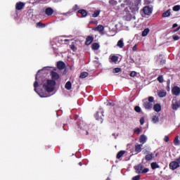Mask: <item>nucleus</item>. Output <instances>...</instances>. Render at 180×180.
<instances>
[{
  "label": "nucleus",
  "instance_id": "473e14b6",
  "mask_svg": "<svg viewBox=\"0 0 180 180\" xmlns=\"http://www.w3.org/2000/svg\"><path fill=\"white\" fill-rule=\"evenodd\" d=\"M152 121L153 123H156L159 121V117L156 115H153L152 118Z\"/></svg>",
  "mask_w": 180,
  "mask_h": 180
},
{
  "label": "nucleus",
  "instance_id": "6e6552de",
  "mask_svg": "<svg viewBox=\"0 0 180 180\" xmlns=\"http://www.w3.org/2000/svg\"><path fill=\"white\" fill-rule=\"evenodd\" d=\"M25 3L22 1L18 2L17 4H15V10L20 11L25 7Z\"/></svg>",
  "mask_w": 180,
  "mask_h": 180
},
{
  "label": "nucleus",
  "instance_id": "ddd939ff",
  "mask_svg": "<svg viewBox=\"0 0 180 180\" xmlns=\"http://www.w3.org/2000/svg\"><path fill=\"white\" fill-rule=\"evenodd\" d=\"M72 88V84L71 82L68 81L66 82L65 89L68 91H70Z\"/></svg>",
  "mask_w": 180,
  "mask_h": 180
},
{
  "label": "nucleus",
  "instance_id": "1a4fd4ad",
  "mask_svg": "<svg viewBox=\"0 0 180 180\" xmlns=\"http://www.w3.org/2000/svg\"><path fill=\"white\" fill-rule=\"evenodd\" d=\"M57 68L59 70H63L65 68V63H64L63 61H58L57 63Z\"/></svg>",
  "mask_w": 180,
  "mask_h": 180
},
{
  "label": "nucleus",
  "instance_id": "c9c22d12",
  "mask_svg": "<svg viewBox=\"0 0 180 180\" xmlns=\"http://www.w3.org/2000/svg\"><path fill=\"white\" fill-rule=\"evenodd\" d=\"M46 27V24L41 23V22L37 23V27L44 28Z\"/></svg>",
  "mask_w": 180,
  "mask_h": 180
},
{
  "label": "nucleus",
  "instance_id": "9d476101",
  "mask_svg": "<svg viewBox=\"0 0 180 180\" xmlns=\"http://www.w3.org/2000/svg\"><path fill=\"white\" fill-rule=\"evenodd\" d=\"M143 105L146 110H151L153 108V103L147 101H144Z\"/></svg>",
  "mask_w": 180,
  "mask_h": 180
},
{
  "label": "nucleus",
  "instance_id": "680f3d73",
  "mask_svg": "<svg viewBox=\"0 0 180 180\" xmlns=\"http://www.w3.org/2000/svg\"><path fill=\"white\" fill-rule=\"evenodd\" d=\"M143 160H144V158L142 160V161L143 162Z\"/></svg>",
  "mask_w": 180,
  "mask_h": 180
},
{
  "label": "nucleus",
  "instance_id": "a19ab883",
  "mask_svg": "<svg viewBox=\"0 0 180 180\" xmlns=\"http://www.w3.org/2000/svg\"><path fill=\"white\" fill-rule=\"evenodd\" d=\"M134 133L139 134L141 133V129L139 128H136L134 130Z\"/></svg>",
  "mask_w": 180,
  "mask_h": 180
},
{
  "label": "nucleus",
  "instance_id": "412c9836",
  "mask_svg": "<svg viewBox=\"0 0 180 180\" xmlns=\"http://www.w3.org/2000/svg\"><path fill=\"white\" fill-rule=\"evenodd\" d=\"M87 77H89V72H81V74L79 75V78H81V79H85Z\"/></svg>",
  "mask_w": 180,
  "mask_h": 180
},
{
  "label": "nucleus",
  "instance_id": "6e6d98bb",
  "mask_svg": "<svg viewBox=\"0 0 180 180\" xmlns=\"http://www.w3.org/2000/svg\"><path fill=\"white\" fill-rule=\"evenodd\" d=\"M79 165L80 167H82V166L83 165L82 162H79Z\"/></svg>",
  "mask_w": 180,
  "mask_h": 180
},
{
  "label": "nucleus",
  "instance_id": "cd10ccee",
  "mask_svg": "<svg viewBox=\"0 0 180 180\" xmlns=\"http://www.w3.org/2000/svg\"><path fill=\"white\" fill-rule=\"evenodd\" d=\"M37 78H38V74L36 75V81L34 84V91L37 92V88L39 86V83L37 82Z\"/></svg>",
  "mask_w": 180,
  "mask_h": 180
},
{
  "label": "nucleus",
  "instance_id": "bf43d9fd",
  "mask_svg": "<svg viewBox=\"0 0 180 180\" xmlns=\"http://www.w3.org/2000/svg\"><path fill=\"white\" fill-rule=\"evenodd\" d=\"M40 96H41V98H46V96H44L40 95Z\"/></svg>",
  "mask_w": 180,
  "mask_h": 180
},
{
  "label": "nucleus",
  "instance_id": "c03bdc74",
  "mask_svg": "<svg viewBox=\"0 0 180 180\" xmlns=\"http://www.w3.org/2000/svg\"><path fill=\"white\" fill-rule=\"evenodd\" d=\"M173 39H174V41H178V40L180 39V37H178V36H173Z\"/></svg>",
  "mask_w": 180,
  "mask_h": 180
},
{
  "label": "nucleus",
  "instance_id": "f3484780",
  "mask_svg": "<svg viewBox=\"0 0 180 180\" xmlns=\"http://www.w3.org/2000/svg\"><path fill=\"white\" fill-rule=\"evenodd\" d=\"M158 95L159 98H165V96H166V95H167V92L164 90H162L158 93Z\"/></svg>",
  "mask_w": 180,
  "mask_h": 180
},
{
  "label": "nucleus",
  "instance_id": "49530a36",
  "mask_svg": "<svg viewBox=\"0 0 180 180\" xmlns=\"http://www.w3.org/2000/svg\"><path fill=\"white\" fill-rule=\"evenodd\" d=\"M164 141H165V142H168V141H169V138H168L167 136H165V139H164Z\"/></svg>",
  "mask_w": 180,
  "mask_h": 180
},
{
  "label": "nucleus",
  "instance_id": "3c124183",
  "mask_svg": "<svg viewBox=\"0 0 180 180\" xmlns=\"http://www.w3.org/2000/svg\"><path fill=\"white\" fill-rule=\"evenodd\" d=\"M176 161L179 165H180V157L176 159Z\"/></svg>",
  "mask_w": 180,
  "mask_h": 180
},
{
  "label": "nucleus",
  "instance_id": "bb28decb",
  "mask_svg": "<svg viewBox=\"0 0 180 180\" xmlns=\"http://www.w3.org/2000/svg\"><path fill=\"white\" fill-rule=\"evenodd\" d=\"M141 147H142L141 145H137L135 146V151L136 152V154L141 153V151L142 150Z\"/></svg>",
  "mask_w": 180,
  "mask_h": 180
},
{
  "label": "nucleus",
  "instance_id": "aec40b11",
  "mask_svg": "<svg viewBox=\"0 0 180 180\" xmlns=\"http://www.w3.org/2000/svg\"><path fill=\"white\" fill-rule=\"evenodd\" d=\"M130 10L131 11V12L133 13H136V12H138L139 11V7L136 6V5H134V6H131L130 7Z\"/></svg>",
  "mask_w": 180,
  "mask_h": 180
},
{
  "label": "nucleus",
  "instance_id": "393cba45",
  "mask_svg": "<svg viewBox=\"0 0 180 180\" xmlns=\"http://www.w3.org/2000/svg\"><path fill=\"white\" fill-rule=\"evenodd\" d=\"M140 142L143 144L145 143L147 141V138L145 135H141L139 139Z\"/></svg>",
  "mask_w": 180,
  "mask_h": 180
},
{
  "label": "nucleus",
  "instance_id": "c85d7f7f",
  "mask_svg": "<svg viewBox=\"0 0 180 180\" xmlns=\"http://www.w3.org/2000/svg\"><path fill=\"white\" fill-rule=\"evenodd\" d=\"M174 143L175 146H179L180 145V141H179V136H176V138L174 140Z\"/></svg>",
  "mask_w": 180,
  "mask_h": 180
},
{
  "label": "nucleus",
  "instance_id": "4c0bfd02",
  "mask_svg": "<svg viewBox=\"0 0 180 180\" xmlns=\"http://www.w3.org/2000/svg\"><path fill=\"white\" fill-rule=\"evenodd\" d=\"M137 75V72L136 71H131L130 73V77H135Z\"/></svg>",
  "mask_w": 180,
  "mask_h": 180
},
{
  "label": "nucleus",
  "instance_id": "2f4dec72",
  "mask_svg": "<svg viewBox=\"0 0 180 180\" xmlns=\"http://www.w3.org/2000/svg\"><path fill=\"white\" fill-rule=\"evenodd\" d=\"M100 15V11H95L92 14L93 18H97Z\"/></svg>",
  "mask_w": 180,
  "mask_h": 180
},
{
  "label": "nucleus",
  "instance_id": "79ce46f5",
  "mask_svg": "<svg viewBox=\"0 0 180 180\" xmlns=\"http://www.w3.org/2000/svg\"><path fill=\"white\" fill-rule=\"evenodd\" d=\"M154 101V98L153 96H150L148 97V102H150V103H152V102Z\"/></svg>",
  "mask_w": 180,
  "mask_h": 180
},
{
  "label": "nucleus",
  "instance_id": "58836bf2",
  "mask_svg": "<svg viewBox=\"0 0 180 180\" xmlns=\"http://www.w3.org/2000/svg\"><path fill=\"white\" fill-rule=\"evenodd\" d=\"M134 110L136 112H140L141 111V109L139 106L136 105L135 108H134Z\"/></svg>",
  "mask_w": 180,
  "mask_h": 180
},
{
  "label": "nucleus",
  "instance_id": "5fc2aeb1",
  "mask_svg": "<svg viewBox=\"0 0 180 180\" xmlns=\"http://www.w3.org/2000/svg\"><path fill=\"white\" fill-rule=\"evenodd\" d=\"M176 27H178V24L176 23L174 24L172 26L173 28H176Z\"/></svg>",
  "mask_w": 180,
  "mask_h": 180
},
{
  "label": "nucleus",
  "instance_id": "39448f33",
  "mask_svg": "<svg viewBox=\"0 0 180 180\" xmlns=\"http://www.w3.org/2000/svg\"><path fill=\"white\" fill-rule=\"evenodd\" d=\"M143 13L146 15H150L152 13V8L149 6H145L143 8Z\"/></svg>",
  "mask_w": 180,
  "mask_h": 180
},
{
  "label": "nucleus",
  "instance_id": "20e7f679",
  "mask_svg": "<svg viewBox=\"0 0 180 180\" xmlns=\"http://www.w3.org/2000/svg\"><path fill=\"white\" fill-rule=\"evenodd\" d=\"M105 27L102 25H98L96 27H94L92 30L98 31L101 34H104L103 31Z\"/></svg>",
  "mask_w": 180,
  "mask_h": 180
},
{
  "label": "nucleus",
  "instance_id": "4be33fe9",
  "mask_svg": "<svg viewBox=\"0 0 180 180\" xmlns=\"http://www.w3.org/2000/svg\"><path fill=\"white\" fill-rule=\"evenodd\" d=\"M169 15H171V9L167 10V11L163 13L162 15V16L163 18L169 17Z\"/></svg>",
  "mask_w": 180,
  "mask_h": 180
},
{
  "label": "nucleus",
  "instance_id": "423d86ee",
  "mask_svg": "<svg viewBox=\"0 0 180 180\" xmlns=\"http://www.w3.org/2000/svg\"><path fill=\"white\" fill-rule=\"evenodd\" d=\"M134 169L137 174H141L143 169V165L140 163L138 165L134 166Z\"/></svg>",
  "mask_w": 180,
  "mask_h": 180
},
{
  "label": "nucleus",
  "instance_id": "13d9d810",
  "mask_svg": "<svg viewBox=\"0 0 180 180\" xmlns=\"http://www.w3.org/2000/svg\"><path fill=\"white\" fill-rule=\"evenodd\" d=\"M126 2H127V4H129L130 0H125Z\"/></svg>",
  "mask_w": 180,
  "mask_h": 180
},
{
  "label": "nucleus",
  "instance_id": "a211bd4d",
  "mask_svg": "<svg viewBox=\"0 0 180 180\" xmlns=\"http://www.w3.org/2000/svg\"><path fill=\"white\" fill-rule=\"evenodd\" d=\"M153 109L156 112H160L161 110V105L159 103H156L153 105Z\"/></svg>",
  "mask_w": 180,
  "mask_h": 180
},
{
  "label": "nucleus",
  "instance_id": "603ef678",
  "mask_svg": "<svg viewBox=\"0 0 180 180\" xmlns=\"http://www.w3.org/2000/svg\"><path fill=\"white\" fill-rule=\"evenodd\" d=\"M160 64H161V65L165 64V60H160Z\"/></svg>",
  "mask_w": 180,
  "mask_h": 180
},
{
  "label": "nucleus",
  "instance_id": "37998d69",
  "mask_svg": "<svg viewBox=\"0 0 180 180\" xmlns=\"http://www.w3.org/2000/svg\"><path fill=\"white\" fill-rule=\"evenodd\" d=\"M140 179V175H136L133 177L132 180H139Z\"/></svg>",
  "mask_w": 180,
  "mask_h": 180
},
{
  "label": "nucleus",
  "instance_id": "0eeeda50",
  "mask_svg": "<svg viewBox=\"0 0 180 180\" xmlns=\"http://www.w3.org/2000/svg\"><path fill=\"white\" fill-rule=\"evenodd\" d=\"M172 93L173 95H175V96H178V95H180V87L178 86H174L172 89Z\"/></svg>",
  "mask_w": 180,
  "mask_h": 180
},
{
  "label": "nucleus",
  "instance_id": "de8ad7c7",
  "mask_svg": "<svg viewBox=\"0 0 180 180\" xmlns=\"http://www.w3.org/2000/svg\"><path fill=\"white\" fill-rule=\"evenodd\" d=\"M79 8V6H77V5H75L74 7H73V10H75V11H77V10H78Z\"/></svg>",
  "mask_w": 180,
  "mask_h": 180
},
{
  "label": "nucleus",
  "instance_id": "f257e3e1",
  "mask_svg": "<svg viewBox=\"0 0 180 180\" xmlns=\"http://www.w3.org/2000/svg\"><path fill=\"white\" fill-rule=\"evenodd\" d=\"M51 76L52 79H48L47 84H44V89L46 90L48 93H51L54 90V86L56 84V81L59 79L60 75L58 74V72L51 71Z\"/></svg>",
  "mask_w": 180,
  "mask_h": 180
},
{
  "label": "nucleus",
  "instance_id": "09e8293b",
  "mask_svg": "<svg viewBox=\"0 0 180 180\" xmlns=\"http://www.w3.org/2000/svg\"><path fill=\"white\" fill-rule=\"evenodd\" d=\"M107 105H110V106H114L115 103H108Z\"/></svg>",
  "mask_w": 180,
  "mask_h": 180
},
{
  "label": "nucleus",
  "instance_id": "5701e85b",
  "mask_svg": "<svg viewBox=\"0 0 180 180\" xmlns=\"http://www.w3.org/2000/svg\"><path fill=\"white\" fill-rule=\"evenodd\" d=\"M125 154V150H120L118 153H117V159H120Z\"/></svg>",
  "mask_w": 180,
  "mask_h": 180
},
{
  "label": "nucleus",
  "instance_id": "ea45409f",
  "mask_svg": "<svg viewBox=\"0 0 180 180\" xmlns=\"http://www.w3.org/2000/svg\"><path fill=\"white\" fill-rule=\"evenodd\" d=\"M149 172V169L148 168H144L141 174H146Z\"/></svg>",
  "mask_w": 180,
  "mask_h": 180
},
{
  "label": "nucleus",
  "instance_id": "dca6fc26",
  "mask_svg": "<svg viewBox=\"0 0 180 180\" xmlns=\"http://www.w3.org/2000/svg\"><path fill=\"white\" fill-rule=\"evenodd\" d=\"M99 48H100V45H99V44H97V42H94L91 45V49L92 50L97 51V50L99 49Z\"/></svg>",
  "mask_w": 180,
  "mask_h": 180
},
{
  "label": "nucleus",
  "instance_id": "e433bc0d",
  "mask_svg": "<svg viewBox=\"0 0 180 180\" xmlns=\"http://www.w3.org/2000/svg\"><path fill=\"white\" fill-rule=\"evenodd\" d=\"M174 11H180V5H176L173 7Z\"/></svg>",
  "mask_w": 180,
  "mask_h": 180
},
{
  "label": "nucleus",
  "instance_id": "b1692460",
  "mask_svg": "<svg viewBox=\"0 0 180 180\" xmlns=\"http://www.w3.org/2000/svg\"><path fill=\"white\" fill-rule=\"evenodd\" d=\"M117 46L120 47V49H122L124 46L123 39H120V41H118V43H117Z\"/></svg>",
  "mask_w": 180,
  "mask_h": 180
},
{
  "label": "nucleus",
  "instance_id": "864d4df0",
  "mask_svg": "<svg viewBox=\"0 0 180 180\" xmlns=\"http://www.w3.org/2000/svg\"><path fill=\"white\" fill-rule=\"evenodd\" d=\"M179 30H180V26L178 28H176V30H174V32H178Z\"/></svg>",
  "mask_w": 180,
  "mask_h": 180
},
{
  "label": "nucleus",
  "instance_id": "f8f14e48",
  "mask_svg": "<svg viewBox=\"0 0 180 180\" xmlns=\"http://www.w3.org/2000/svg\"><path fill=\"white\" fill-rule=\"evenodd\" d=\"M53 12V10L51 7H49L45 10V13L48 16L52 15Z\"/></svg>",
  "mask_w": 180,
  "mask_h": 180
},
{
  "label": "nucleus",
  "instance_id": "4468645a",
  "mask_svg": "<svg viewBox=\"0 0 180 180\" xmlns=\"http://www.w3.org/2000/svg\"><path fill=\"white\" fill-rule=\"evenodd\" d=\"M154 158L153 153H150L149 155H146L145 160L146 162H150L153 160V158Z\"/></svg>",
  "mask_w": 180,
  "mask_h": 180
},
{
  "label": "nucleus",
  "instance_id": "72a5a7b5",
  "mask_svg": "<svg viewBox=\"0 0 180 180\" xmlns=\"http://www.w3.org/2000/svg\"><path fill=\"white\" fill-rule=\"evenodd\" d=\"M70 49L73 51H76L77 50V48L75 46V43L72 42L70 45Z\"/></svg>",
  "mask_w": 180,
  "mask_h": 180
},
{
  "label": "nucleus",
  "instance_id": "e2e57ef3",
  "mask_svg": "<svg viewBox=\"0 0 180 180\" xmlns=\"http://www.w3.org/2000/svg\"><path fill=\"white\" fill-rule=\"evenodd\" d=\"M40 72V70L38 71V73Z\"/></svg>",
  "mask_w": 180,
  "mask_h": 180
},
{
  "label": "nucleus",
  "instance_id": "f704fd0d",
  "mask_svg": "<svg viewBox=\"0 0 180 180\" xmlns=\"http://www.w3.org/2000/svg\"><path fill=\"white\" fill-rule=\"evenodd\" d=\"M157 79L159 82V83H160V84L163 83V82H164L162 75H159L158 77L157 78Z\"/></svg>",
  "mask_w": 180,
  "mask_h": 180
},
{
  "label": "nucleus",
  "instance_id": "2eb2a0df",
  "mask_svg": "<svg viewBox=\"0 0 180 180\" xmlns=\"http://www.w3.org/2000/svg\"><path fill=\"white\" fill-rule=\"evenodd\" d=\"M78 13H80L82 17H86L88 15L87 11L85 9H81L77 11Z\"/></svg>",
  "mask_w": 180,
  "mask_h": 180
},
{
  "label": "nucleus",
  "instance_id": "4d7b16f0",
  "mask_svg": "<svg viewBox=\"0 0 180 180\" xmlns=\"http://www.w3.org/2000/svg\"><path fill=\"white\" fill-rule=\"evenodd\" d=\"M64 41L65 42H68V41H70V39H64Z\"/></svg>",
  "mask_w": 180,
  "mask_h": 180
},
{
  "label": "nucleus",
  "instance_id": "7c9ffc66",
  "mask_svg": "<svg viewBox=\"0 0 180 180\" xmlns=\"http://www.w3.org/2000/svg\"><path fill=\"white\" fill-rule=\"evenodd\" d=\"M120 72H122L121 68H114V70H112V73L114 74H117V73H120Z\"/></svg>",
  "mask_w": 180,
  "mask_h": 180
},
{
  "label": "nucleus",
  "instance_id": "f03ea898",
  "mask_svg": "<svg viewBox=\"0 0 180 180\" xmlns=\"http://www.w3.org/2000/svg\"><path fill=\"white\" fill-rule=\"evenodd\" d=\"M169 169L172 170H175L178 167H180V165L176 161H172L169 165Z\"/></svg>",
  "mask_w": 180,
  "mask_h": 180
},
{
  "label": "nucleus",
  "instance_id": "c756f323",
  "mask_svg": "<svg viewBox=\"0 0 180 180\" xmlns=\"http://www.w3.org/2000/svg\"><path fill=\"white\" fill-rule=\"evenodd\" d=\"M111 60H112V62H113V63H117V61H118V60H119V57L117 56H111Z\"/></svg>",
  "mask_w": 180,
  "mask_h": 180
},
{
  "label": "nucleus",
  "instance_id": "052dcab7",
  "mask_svg": "<svg viewBox=\"0 0 180 180\" xmlns=\"http://www.w3.org/2000/svg\"><path fill=\"white\" fill-rule=\"evenodd\" d=\"M86 135H89V131H86Z\"/></svg>",
  "mask_w": 180,
  "mask_h": 180
},
{
  "label": "nucleus",
  "instance_id": "8fccbe9b",
  "mask_svg": "<svg viewBox=\"0 0 180 180\" xmlns=\"http://www.w3.org/2000/svg\"><path fill=\"white\" fill-rule=\"evenodd\" d=\"M137 50V45H134V46L133 47V51H136Z\"/></svg>",
  "mask_w": 180,
  "mask_h": 180
},
{
  "label": "nucleus",
  "instance_id": "6ab92c4d",
  "mask_svg": "<svg viewBox=\"0 0 180 180\" xmlns=\"http://www.w3.org/2000/svg\"><path fill=\"white\" fill-rule=\"evenodd\" d=\"M150 166H151V168H152L153 170H155V169L160 168L159 165L157 164L156 162H151Z\"/></svg>",
  "mask_w": 180,
  "mask_h": 180
},
{
  "label": "nucleus",
  "instance_id": "9b49d317",
  "mask_svg": "<svg viewBox=\"0 0 180 180\" xmlns=\"http://www.w3.org/2000/svg\"><path fill=\"white\" fill-rule=\"evenodd\" d=\"M94 37L91 36L87 37L85 41V45L89 46L94 41Z\"/></svg>",
  "mask_w": 180,
  "mask_h": 180
},
{
  "label": "nucleus",
  "instance_id": "a18cd8bd",
  "mask_svg": "<svg viewBox=\"0 0 180 180\" xmlns=\"http://www.w3.org/2000/svg\"><path fill=\"white\" fill-rule=\"evenodd\" d=\"M145 122V120L143 117H141V120H140V123L141 125H143Z\"/></svg>",
  "mask_w": 180,
  "mask_h": 180
},
{
  "label": "nucleus",
  "instance_id": "7ed1b4c3",
  "mask_svg": "<svg viewBox=\"0 0 180 180\" xmlns=\"http://www.w3.org/2000/svg\"><path fill=\"white\" fill-rule=\"evenodd\" d=\"M179 108H180V101L173 100L172 102V108L174 110H176Z\"/></svg>",
  "mask_w": 180,
  "mask_h": 180
},
{
  "label": "nucleus",
  "instance_id": "a878e982",
  "mask_svg": "<svg viewBox=\"0 0 180 180\" xmlns=\"http://www.w3.org/2000/svg\"><path fill=\"white\" fill-rule=\"evenodd\" d=\"M149 32H150V30L148 28H146L143 31L141 36L143 37H145L148 34Z\"/></svg>",
  "mask_w": 180,
  "mask_h": 180
}]
</instances>
